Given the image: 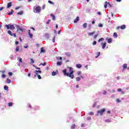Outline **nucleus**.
Segmentation results:
<instances>
[{
	"label": "nucleus",
	"mask_w": 129,
	"mask_h": 129,
	"mask_svg": "<svg viewBox=\"0 0 129 129\" xmlns=\"http://www.w3.org/2000/svg\"><path fill=\"white\" fill-rule=\"evenodd\" d=\"M73 70V69L70 67L69 69V72H70V73H67L66 69L62 70V72L64 76H67L68 77H70L72 79H73V78H74V75H73V73H74V71H72Z\"/></svg>",
	"instance_id": "1"
},
{
	"label": "nucleus",
	"mask_w": 129,
	"mask_h": 129,
	"mask_svg": "<svg viewBox=\"0 0 129 129\" xmlns=\"http://www.w3.org/2000/svg\"><path fill=\"white\" fill-rule=\"evenodd\" d=\"M5 27L7 28V30H15V25L14 24H8V25H6Z\"/></svg>",
	"instance_id": "2"
},
{
	"label": "nucleus",
	"mask_w": 129,
	"mask_h": 129,
	"mask_svg": "<svg viewBox=\"0 0 129 129\" xmlns=\"http://www.w3.org/2000/svg\"><path fill=\"white\" fill-rule=\"evenodd\" d=\"M105 111V109L102 108L100 110H98L97 111V116H98L99 115H102L103 114V113Z\"/></svg>",
	"instance_id": "3"
},
{
	"label": "nucleus",
	"mask_w": 129,
	"mask_h": 129,
	"mask_svg": "<svg viewBox=\"0 0 129 129\" xmlns=\"http://www.w3.org/2000/svg\"><path fill=\"white\" fill-rule=\"evenodd\" d=\"M16 27L17 28L18 32H20V31L22 32H24V28L23 27H21L19 25H16Z\"/></svg>",
	"instance_id": "4"
},
{
	"label": "nucleus",
	"mask_w": 129,
	"mask_h": 129,
	"mask_svg": "<svg viewBox=\"0 0 129 129\" xmlns=\"http://www.w3.org/2000/svg\"><path fill=\"white\" fill-rule=\"evenodd\" d=\"M35 11L36 13H40V11H41V8L39 6L36 7L35 8Z\"/></svg>",
	"instance_id": "5"
},
{
	"label": "nucleus",
	"mask_w": 129,
	"mask_h": 129,
	"mask_svg": "<svg viewBox=\"0 0 129 129\" xmlns=\"http://www.w3.org/2000/svg\"><path fill=\"white\" fill-rule=\"evenodd\" d=\"M34 73H35V74H36L34 76V77H36L37 76V75H38V73H40V74H41L42 73V71L36 70L35 72H34Z\"/></svg>",
	"instance_id": "6"
},
{
	"label": "nucleus",
	"mask_w": 129,
	"mask_h": 129,
	"mask_svg": "<svg viewBox=\"0 0 129 129\" xmlns=\"http://www.w3.org/2000/svg\"><path fill=\"white\" fill-rule=\"evenodd\" d=\"M106 40H107V43H108V44H111V43H112V39L107 38Z\"/></svg>",
	"instance_id": "7"
},
{
	"label": "nucleus",
	"mask_w": 129,
	"mask_h": 129,
	"mask_svg": "<svg viewBox=\"0 0 129 129\" xmlns=\"http://www.w3.org/2000/svg\"><path fill=\"white\" fill-rule=\"evenodd\" d=\"M95 34V31L92 32H89L88 33V35L89 37H90V36H93Z\"/></svg>",
	"instance_id": "8"
},
{
	"label": "nucleus",
	"mask_w": 129,
	"mask_h": 129,
	"mask_svg": "<svg viewBox=\"0 0 129 129\" xmlns=\"http://www.w3.org/2000/svg\"><path fill=\"white\" fill-rule=\"evenodd\" d=\"M11 7H12V2H9L7 4V8L10 9V8H11Z\"/></svg>",
	"instance_id": "9"
},
{
	"label": "nucleus",
	"mask_w": 129,
	"mask_h": 129,
	"mask_svg": "<svg viewBox=\"0 0 129 129\" xmlns=\"http://www.w3.org/2000/svg\"><path fill=\"white\" fill-rule=\"evenodd\" d=\"M28 35L30 37V38H33V34L31 33L30 30H28Z\"/></svg>",
	"instance_id": "10"
},
{
	"label": "nucleus",
	"mask_w": 129,
	"mask_h": 129,
	"mask_svg": "<svg viewBox=\"0 0 129 129\" xmlns=\"http://www.w3.org/2000/svg\"><path fill=\"white\" fill-rule=\"evenodd\" d=\"M76 67H77V68L80 69L82 67V65H81V64H80V63H78L76 64Z\"/></svg>",
	"instance_id": "11"
},
{
	"label": "nucleus",
	"mask_w": 129,
	"mask_h": 129,
	"mask_svg": "<svg viewBox=\"0 0 129 129\" xmlns=\"http://www.w3.org/2000/svg\"><path fill=\"white\" fill-rule=\"evenodd\" d=\"M45 37L46 38V39H49L50 38V34L48 33H45Z\"/></svg>",
	"instance_id": "12"
},
{
	"label": "nucleus",
	"mask_w": 129,
	"mask_h": 129,
	"mask_svg": "<svg viewBox=\"0 0 129 129\" xmlns=\"http://www.w3.org/2000/svg\"><path fill=\"white\" fill-rule=\"evenodd\" d=\"M121 30H124L125 29V25H122L120 26Z\"/></svg>",
	"instance_id": "13"
},
{
	"label": "nucleus",
	"mask_w": 129,
	"mask_h": 129,
	"mask_svg": "<svg viewBox=\"0 0 129 129\" xmlns=\"http://www.w3.org/2000/svg\"><path fill=\"white\" fill-rule=\"evenodd\" d=\"M79 21V17H77L74 20V23H77Z\"/></svg>",
	"instance_id": "14"
},
{
	"label": "nucleus",
	"mask_w": 129,
	"mask_h": 129,
	"mask_svg": "<svg viewBox=\"0 0 129 129\" xmlns=\"http://www.w3.org/2000/svg\"><path fill=\"white\" fill-rule=\"evenodd\" d=\"M8 34H9L10 36H13V33L12 32V31H11V30L8 31Z\"/></svg>",
	"instance_id": "15"
},
{
	"label": "nucleus",
	"mask_w": 129,
	"mask_h": 129,
	"mask_svg": "<svg viewBox=\"0 0 129 129\" xmlns=\"http://www.w3.org/2000/svg\"><path fill=\"white\" fill-rule=\"evenodd\" d=\"M106 46V42H104L102 46V49H105V47Z\"/></svg>",
	"instance_id": "16"
},
{
	"label": "nucleus",
	"mask_w": 129,
	"mask_h": 129,
	"mask_svg": "<svg viewBox=\"0 0 129 129\" xmlns=\"http://www.w3.org/2000/svg\"><path fill=\"white\" fill-rule=\"evenodd\" d=\"M41 53H45V50L43 47H41L40 49Z\"/></svg>",
	"instance_id": "17"
},
{
	"label": "nucleus",
	"mask_w": 129,
	"mask_h": 129,
	"mask_svg": "<svg viewBox=\"0 0 129 129\" xmlns=\"http://www.w3.org/2000/svg\"><path fill=\"white\" fill-rule=\"evenodd\" d=\"M56 75H57V72H52V76H56Z\"/></svg>",
	"instance_id": "18"
},
{
	"label": "nucleus",
	"mask_w": 129,
	"mask_h": 129,
	"mask_svg": "<svg viewBox=\"0 0 129 129\" xmlns=\"http://www.w3.org/2000/svg\"><path fill=\"white\" fill-rule=\"evenodd\" d=\"M50 16L51 17V18H52L53 21H54L55 19V16L53 14H50Z\"/></svg>",
	"instance_id": "19"
},
{
	"label": "nucleus",
	"mask_w": 129,
	"mask_h": 129,
	"mask_svg": "<svg viewBox=\"0 0 129 129\" xmlns=\"http://www.w3.org/2000/svg\"><path fill=\"white\" fill-rule=\"evenodd\" d=\"M57 66H60V65H62V61H57Z\"/></svg>",
	"instance_id": "20"
},
{
	"label": "nucleus",
	"mask_w": 129,
	"mask_h": 129,
	"mask_svg": "<svg viewBox=\"0 0 129 129\" xmlns=\"http://www.w3.org/2000/svg\"><path fill=\"white\" fill-rule=\"evenodd\" d=\"M76 81H77V82L80 81V80H81V78L80 77H77V78H76Z\"/></svg>",
	"instance_id": "21"
},
{
	"label": "nucleus",
	"mask_w": 129,
	"mask_h": 129,
	"mask_svg": "<svg viewBox=\"0 0 129 129\" xmlns=\"http://www.w3.org/2000/svg\"><path fill=\"white\" fill-rule=\"evenodd\" d=\"M14 13V10H11V12L8 13L9 16L12 15Z\"/></svg>",
	"instance_id": "22"
},
{
	"label": "nucleus",
	"mask_w": 129,
	"mask_h": 129,
	"mask_svg": "<svg viewBox=\"0 0 129 129\" xmlns=\"http://www.w3.org/2000/svg\"><path fill=\"white\" fill-rule=\"evenodd\" d=\"M76 127V125L75 124H73L71 126V128L72 129H74Z\"/></svg>",
	"instance_id": "23"
},
{
	"label": "nucleus",
	"mask_w": 129,
	"mask_h": 129,
	"mask_svg": "<svg viewBox=\"0 0 129 129\" xmlns=\"http://www.w3.org/2000/svg\"><path fill=\"white\" fill-rule=\"evenodd\" d=\"M66 55L68 56V57H70L71 56V53L70 52L66 53Z\"/></svg>",
	"instance_id": "24"
},
{
	"label": "nucleus",
	"mask_w": 129,
	"mask_h": 129,
	"mask_svg": "<svg viewBox=\"0 0 129 129\" xmlns=\"http://www.w3.org/2000/svg\"><path fill=\"white\" fill-rule=\"evenodd\" d=\"M83 28L86 29L87 28V23H85L83 24Z\"/></svg>",
	"instance_id": "25"
},
{
	"label": "nucleus",
	"mask_w": 129,
	"mask_h": 129,
	"mask_svg": "<svg viewBox=\"0 0 129 129\" xmlns=\"http://www.w3.org/2000/svg\"><path fill=\"white\" fill-rule=\"evenodd\" d=\"M107 5H108L107 2V1H106L105 2V5H104V6L105 9H106L107 8Z\"/></svg>",
	"instance_id": "26"
},
{
	"label": "nucleus",
	"mask_w": 129,
	"mask_h": 129,
	"mask_svg": "<svg viewBox=\"0 0 129 129\" xmlns=\"http://www.w3.org/2000/svg\"><path fill=\"white\" fill-rule=\"evenodd\" d=\"M113 37H114V38H117V33H114V34H113Z\"/></svg>",
	"instance_id": "27"
},
{
	"label": "nucleus",
	"mask_w": 129,
	"mask_h": 129,
	"mask_svg": "<svg viewBox=\"0 0 129 129\" xmlns=\"http://www.w3.org/2000/svg\"><path fill=\"white\" fill-rule=\"evenodd\" d=\"M23 14H24V12L21 11V12H18V13H17V15H23Z\"/></svg>",
	"instance_id": "28"
},
{
	"label": "nucleus",
	"mask_w": 129,
	"mask_h": 129,
	"mask_svg": "<svg viewBox=\"0 0 129 129\" xmlns=\"http://www.w3.org/2000/svg\"><path fill=\"white\" fill-rule=\"evenodd\" d=\"M11 82H12V81H11V80L9 79H7V83L10 84V83H11Z\"/></svg>",
	"instance_id": "29"
},
{
	"label": "nucleus",
	"mask_w": 129,
	"mask_h": 129,
	"mask_svg": "<svg viewBox=\"0 0 129 129\" xmlns=\"http://www.w3.org/2000/svg\"><path fill=\"white\" fill-rule=\"evenodd\" d=\"M105 122H111V121L109 119L105 120Z\"/></svg>",
	"instance_id": "30"
},
{
	"label": "nucleus",
	"mask_w": 129,
	"mask_h": 129,
	"mask_svg": "<svg viewBox=\"0 0 129 129\" xmlns=\"http://www.w3.org/2000/svg\"><path fill=\"white\" fill-rule=\"evenodd\" d=\"M103 40H104V38H100V39L98 40V42H101V41H103Z\"/></svg>",
	"instance_id": "31"
},
{
	"label": "nucleus",
	"mask_w": 129,
	"mask_h": 129,
	"mask_svg": "<svg viewBox=\"0 0 129 129\" xmlns=\"http://www.w3.org/2000/svg\"><path fill=\"white\" fill-rule=\"evenodd\" d=\"M4 89L5 90H8V89H9V87H8V86H5Z\"/></svg>",
	"instance_id": "32"
},
{
	"label": "nucleus",
	"mask_w": 129,
	"mask_h": 129,
	"mask_svg": "<svg viewBox=\"0 0 129 129\" xmlns=\"http://www.w3.org/2000/svg\"><path fill=\"white\" fill-rule=\"evenodd\" d=\"M19 50H20V47L17 46V47H16V52H19Z\"/></svg>",
	"instance_id": "33"
},
{
	"label": "nucleus",
	"mask_w": 129,
	"mask_h": 129,
	"mask_svg": "<svg viewBox=\"0 0 129 129\" xmlns=\"http://www.w3.org/2000/svg\"><path fill=\"white\" fill-rule=\"evenodd\" d=\"M126 67H127V64H124L123 66V68L124 69L125 68H126Z\"/></svg>",
	"instance_id": "34"
},
{
	"label": "nucleus",
	"mask_w": 129,
	"mask_h": 129,
	"mask_svg": "<svg viewBox=\"0 0 129 129\" xmlns=\"http://www.w3.org/2000/svg\"><path fill=\"white\" fill-rule=\"evenodd\" d=\"M97 56H96V58H98L99 56H100V52H97Z\"/></svg>",
	"instance_id": "35"
},
{
	"label": "nucleus",
	"mask_w": 129,
	"mask_h": 129,
	"mask_svg": "<svg viewBox=\"0 0 129 129\" xmlns=\"http://www.w3.org/2000/svg\"><path fill=\"white\" fill-rule=\"evenodd\" d=\"M48 3L50 4V5H54V3L51 1H48Z\"/></svg>",
	"instance_id": "36"
},
{
	"label": "nucleus",
	"mask_w": 129,
	"mask_h": 129,
	"mask_svg": "<svg viewBox=\"0 0 129 129\" xmlns=\"http://www.w3.org/2000/svg\"><path fill=\"white\" fill-rule=\"evenodd\" d=\"M37 77H38V79H42V77H41V76L40 75H37Z\"/></svg>",
	"instance_id": "37"
},
{
	"label": "nucleus",
	"mask_w": 129,
	"mask_h": 129,
	"mask_svg": "<svg viewBox=\"0 0 129 129\" xmlns=\"http://www.w3.org/2000/svg\"><path fill=\"white\" fill-rule=\"evenodd\" d=\"M98 37V34H95L94 36V39H96Z\"/></svg>",
	"instance_id": "38"
},
{
	"label": "nucleus",
	"mask_w": 129,
	"mask_h": 129,
	"mask_svg": "<svg viewBox=\"0 0 129 129\" xmlns=\"http://www.w3.org/2000/svg\"><path fill=\"white\" fill-rule=\"evenodd\" d=\"M98 26L100 28H102V27H103V25H102V24H99Z\"/></svg>",
	"instance_id": "39"
},
{
	"label": "nucleus",
	"mask_w": 129,
	"mask_h": 129,
	"mask_svg": "<svg viewBox=\"0 0 129 129\" xmlns=\"http://www.w3.org/2000/svg\"><path fill=\"white\" fill-rule=\"evenodd\" d=\"M89 115H93L94 113H93V112H90L89 113Z\"/></svg>",
	"instance_id": "40"
},
{
	"label": "nucleus",
	"mask_w": 129,
	"mask_h": 129,
	"mask_svg": "<svg viewBox=\"0 0 129 129\" xmlns=\"http://www.w3.org/2000/svg\"><path fill=\"white\" fill-rule=\"evenodd\" d=\"M30 60H31V63H35V61L33 59L31 58Z\"/></svg>",
	"instance_id": "41"
},
{
	"label": "nucleus",
	"mask_w": 129,
	"mask_h": 129,
	"mask_svg": "<svg viewBox=\"0 0 129 129\" xmlns=\"http://www.w3.org/2000/svg\"><path fill=\"white\" fill-rule=\"evenodd\" d=\"M40 65H42V66H46V62H44L43 63H40Z\"/></svg>",
	"instance_id": "42"
},
{
	"label": "nucleus",
	"mask_w": 129,
	"mask_h": 129,
	"mask_svg": "<svg viewBox=\"0 0 129 129\" xmlns=\"http://www.w3.org/2000/svg\"><path fill=\"white\" fill-rule=\"evenodd\" d=\"M116 102H117V103H119V102H120V100L117 99L116 100Z\"/></svg>",
	"instance_id": "43"
},
{
	"label": "nucleus",
	"mask_w": 129,
	"mask_h": 129,
	"mask_svg": "<svg viewBox=\"0 0 129 129\" xmlns=\"http://www.w3.org/2000/svg\"><path fill=\"white\" fill-rule=\"evenodd\" d=\"M9 76H12L13 75V73H12V72H9Z\"/></svg>",
	"instance_id": "44"
},
{
	"label": "nucleus",
	"mask_w": 129,
	"mask_h": 129,
	"mask_svg": "<svg viewBox=\"0 0 129 129\" xmlns=\"http://www.w3.org/2000/svg\"><path fill=\"white\" fill-rule=\"evenodd\" d=\"M117 91H118V92H121V88H118V89H117Z\"/></svg>",
	"instance_id": "45"
},
{
	"label": "nucleus",
	"mask_w": 129,
	"mask_h": 129,
	"mask_svg": "<svg viewBox=\"0 0 129 129\" xmlns=\"http://www.w3.org/2000/svg\"><path fill=\"white\" fill-rule=\"evenodd\" d=\"M9 106H13V103H9Z\"/></svg>",
	"instance_id": "46"
},
{
	"label": "nucleus",
	"mask_w": 129,
	"mask_h": 129,
	"mask_svg": "<svg viewBox=\"0 0 129 129\" xmlns=\"http://www.w3.org/2000/svg\"><path fill=\"white\" fill-rule=\"evenodd\" d=\"M2 77L3 78H6V75L3 74L2 76Z\"/></svg>",
	"instance_id": "47"
},
{
	"label": "nucleus",
	"mask_w": 129,
	"mask_h": 129,
	"mask_svg": "<svg viewBox=\"0 0 129 129\" xmlns=\"http://www.w3.org/2000/svg\"><path fill=\"white\" fill-rule=\"evenodd\" d=\"M95 106H96V102H95L93 105V107H95Z\"/></svg>",
	"instance_id": "48"
},
{
	"label": "nucleus",
	"mask_w": 129,
	"mask_h": 129,
	"mask_svg": "<svg viewBox=\"0 0 129 129\" xmlns=\"http://www.w3.org/2000/svg\"><path fill=\"white\" fill-rule=\"evenodd\" d=\"M55 36H54L53 39H52V42L53 43H55Z\"/></svg>",
	"instance_id": "49"
},
{
	"label": "nucleus",
	"mask_w": 129,
	"mask_h": 129,
	"mask_svg": "<svg viewBox=\"0 0 129 129\" xmlns=\"http://www.w3.org/2000/svg\"><path fill=\"white\" fill-rule=\"evenodd\" d=\"M13 36H14V38H16V37H17V34H16V33H14V34H13Z\"/></svg>",
	"instance_id": "50"
},
{
	"label": "nucleus",
	"mask_w": 129,
	"mask_h": 129,
	"mask_svg": "<svg viewBox=\"0 0 129 129\" xmlns=\"http://www.w3.org/2000/svg\"><path fill=\"white\" fill-rule=\"evenodd\" d=\"M91 119V117L89 116L87 117V120H90Z\"/></svg>",
	"instance_id": "51"
},
{
	"label": "nucleus",
	"mask_w": 129,
	"mask_h": 129,
	"mask_svg": "<svg viewBox=\"0 0 129 129\" xmlns=\"http://www.w3.org/2000/svg\"><path fill=\"white\" fill-rule=\"evenodd\" d=\"M13 58H14V56H13V55H11V56H10V59H11V60H13Z\"/></svg>",
	"instance_id": "52"
},
{
	"label": "nucleus",
	"mask_w": 129,
	"mask_h": 129,
	"mask_svg": "<svg viewBox=\"0 0 129 129\" xmlns=\"http://www.w3.org/2000/svg\"><path fill=\"white\" fill-rule=\"evenodd\" d=\"M50 22H51L50 20H48L47 22H46V24L48 25L49 24V23H50Z\"/></svg>",
	"instance_id": "53"
},
{
	"label": "nucleus",
	"mask_w": 129,
	"mask_h": 129,
	"mask_svg": "<svg viewBox=\"0 0 129 129\" xmlns=\"http://www.w3.org/2000/svg\"><path fill=\"white\" fill-rule=\"evenodd\" d=\"M78 75H80V74H81V72L80 71H78L77 73Z\"/></svg>",
	"instance_id": "54"
},
{
	"label": "nucleus",
	"mask_w": 129,
	"mask_h": 129,
	"mask_svg": "<svg viewBox=\"0 0 129 129\" xmlns=\"http://www.w3.org/2000/svg\"><path fill=\"white\" fill-rule=\"evenodd\" d=\"M93 45H96V41H94L93 43Z\"/></svg>",
	"instance_id": "55"
},
{
	"label": "nucleus",
	"mask_w": 129,
	"mask_h": 129,
	"mask_svg": "<svg viewBox=\"0 0 129 129\" xmlns=\"http://www.w3.org/2000/svg\"><path fill=\"white\" fill-rule=\"evenodd\" d=\"M97 15H98L99 16H100V15H101V13H100V12H98L97 13Z\"/></svg>",
	"instance_id": "56"
},
{
	"label": "nucleus",
	"mask_w": 129,
	"mask_h": 129,
	"mask_svg": "<svg viewBox=\"0 0 129 129\" xmlns=\"http://www.w3.org/2000/svg\"><path fill=\"white\" fill-rule=\"evenodd\" d=\"M22 58H19V62H20V63H22Z\"/></svg>",
	"instance_id": "57"
},
{
	"label": "nucleus",
	"mask_w": 129,
	"mask_h": 129,
	"mask_svg": "<svg viewBox=\"0 0 129 129\" xmlns=\"http://www.w3.org/2000/svg\"><path fill=\"white\" fill-rule=\"evenodd\" d=\"M45 7H46L45 5H43V6H42V9H43V10H44Z\"/></svg>",
	"instance_id": "58"
},
{
	"label": "nucleus",
	"mask_w": 129,
	"mask_h": 129,
	"mask_svg": "<svg viewBox=\"0 0 129 129\" xmlns=\"http://www.w3.org/2000/svg\"><path fill=\"white\" fill-rule=\"evenodd\" d=\"M103 94H104V95H105V94H106V91H104V92L103 93Z\"/></svg>",
	"instance_id": "59"
},
{
	"label": "nucleus",
	"mask_w": 129,
	"mask_h": 129,
	"mask_svg": "<svg viewBox=\"0 0 129 129\" xmlns=\"http://www.w3.org/2000/svg\"><path fill=\"white\" fill-rule=\"evenodd\" d=\"M28 107H30V108H32V106L30 104H28Z\"/></svg>",
	"instance_id": "60"
},
{
	"label": "nucleus",
	"mask_w": 129,
	"mask_h": 129,
	"mask_svg": "<svg viewBox=\"0 0 129 129\" xmlns=\"http://www.w3.org/2000/svg\"><path fill=\"white\" fill-rule=\"evenodd\" d=\"M107 5H108V7H111V5L110 4H109V3H107Z\"/></svg>",
	"instance_id": "61"
},
{
	"label": "nucleus",
	"mask_w": 129,
	"mask_h": 129,
	"mask_svg": "<svg viewBox=\"0 0 129 129\" xmlns=\"http://www.w3.org/2000/svg\"><path fill=\"white\" fill-rule=\"evenodd\" d=\"M4 10V7L0 8V11Z\"/></svg>",
	"instance_id": "62"
},
{
	"label": "nucleus",
	"mask_w": 129,
	"mask_h": 129,
	"mask_svg": "<svg viewBox=\"0 0 129 129\" xmlns=\"http://www.w3.org/2000/svg\"><path fill=\"white\" fill-rule=\"evenodd\" d=\"M15 44H16V45H18V44H19V42L18 41H16Z\"/></svg>",
	"instance_id": "63"
},
{
	"label": "nucleus",
	"mask_w": 129,
	"mask_h": 129,
	"mask_svg": "<svg viewBox=\"0 0 129 129\" xmlns=\"http://www.w3.org/2000/svg\"><path fill=\"white\" fill-rule=\"evenodd\" d=\"M114 95H111V97H112V98H114Z\"/></svg>",
	"instance_id": "64"
}]
</instances>
